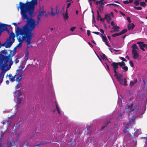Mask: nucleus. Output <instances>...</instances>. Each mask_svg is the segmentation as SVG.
<instances>
[{
  "instance_id": "nucleus-1",
  "label": "nucleus",
  "mask_w": 147,
  "mask_h": 147,
  "mask_svg": "<svg viewBox=\"0 0 147 147\" xmlns=\"http://www.w3.org/2000/svg\"><path fill=\"white\" fill-rule=\"evenodd\" d=\"M34 11H30L28 10L21 11V13L22 16L23 20H26L27 22L23 27L30 33H32V31H33L36 25L38 24L40 21V18L42 16H39L38 15L37 17V21L36 22L34 20L32 19L33 13Z\"/></svg>"
},
{
  "instance_id": "nucleus-2",
  "label": "nucleus",
  "mask_w": 147,
  "mask_h": 147,
  "mask_svg": "<svg viewBox=\"0 0 147 147\" xmlns=\"http://www.w3.org/2000/svg\"><path fill=\"white\" fill-rule=\"evenodd\" d=\"M33 33H30L23 27L22 28L18 27L17 28L16 31V36L17 37V39L19 43L16 47H21L22 43L26 40L27 43L26 50L30 46L32 47L31 45V40L32 38Z\"/></svg>"
},
{
  "instance_id": "nucleus-3",
  "label": "nucleus",
  "mask_w": 147,
  "mask_h": 147,
  "mask_svg": "<svg viewBox=\"0 0 147 147\" xmlns=\"http://www.w3.org/2000/svg\"><path fill=\"white\" fill-rule=\"evenodd\" d=\"M37 4V0H32V1L27 2L23 3L21 2H20L19 6L18 8H20L21 11L28 10L30 11H34L35 5Z\"/></svg>"
},
{
  "instance_id": "nucleus-4",
  "label": "nucleus",
  "mask_w": 147,
  "mask_h": 147,
  "mask_svg": "<svg viewBox=\"0 0 147 147\" xmlns=\"http://www.w3.org/2000/svg\"><path fill=\"white\" fill-rule=\"evenodd\" d=\"M9 26V25L6 24H0V33L1 35L2 32L3 31L6 30L9 34V30L8 29L7 26Z\"/></svg>"
},
{
  "instance_id": "nucleus-5",
  "label": "nucleus",
  "mask_w": 147,
  "mask_h": 147,
  "mask_svg": "<svg viewBox=\"0 0 147 147\" xmlns=\"http://www.w3.org/2000/svg\"><path fill=\"white\" fill-rule=\"evenodd\" d=\"M137 43L140 49L143 51H145L144 47L147 49V44L144 43V42H138Z\"/></svg>"
},
{
  "instance_id": "nucleus-6",
  "label": "nucleus",
  "mask_w": 147,
  "mask_h": 147,
  "mask_svg": "<svg viewBox=\"0 0 147 147\" xmlns=\"http://www.w3.org/2000/svg\"><path fill=\"white\" fill-rule=\"evenodd\" d=\"M15 35L14 33L11 32L10 34V47L14 42Z\"/></svg>"
},
{
  "instance_id": "nucleus-7",
  "label": "nucleus",
  "mask_w": 147,
  "mask_h": 147,
  "mask_svg": "<svg viewBox=\"0 0 147 147\" xmlns=\"http://www.w3.org/2000/svg\"><path fill=\"white\" fill-rule=\"evenodd\" d=\"M15 75H16V81L18 82H19L22 78V73L21 72L17 74V73H16Z\"/></svg>"
},
{
  "instance_id": "nucleus-8",
  "label": "nucleus",
  "mask_w": 147,
  "mask_h": 147,
  "mask_svg": "<svg viewBox=\"0 0 147 147\" xmlns=\"http://www.w3.org/2000/svg\"><path fill=\"white\" fill-rule=\"evenodd\" d=\"M132 53L134 59H136L138 58L139 56V54L137 52L136 50H133V51H132Z\"/></svg>"
},
{
  "instance_id": "nucleus-9",
  "label": "nucleus",
  "mask_w": 147,
  "mask_h": 147,
  "mask_svg": "<svg viewBox=\"0 0 147 147\" xmlns=\"http://www.w3.org/2000/svg\"><path fill=\"white\" fill-rule=\"evenodd\" d=\"M100 35L102 37L103 41L105 43L106 45L108 47H110V46L109 45L107 42V39L106 36L102 35V34H100Z\"/></svg>"
},
{
  "instance_id": "nucleus-10",
  "label": "nucleus",
  "mask_w": 147,
  "mask_h": 147,
  "mask_svg": "<svg viewBox=\"0 0 147 147\" xmlns=\"http://www.w3.org/2000/svg\"><path fill=\"white\" fill-rule=\"evenodd\" d=\"M116 77L117 80L121 83L122 81L123 80L121 78L122 77V75L119 73H118L116 75L114 76Z\"/></svg>"
},
{
  "instance_id": "nucleus-11",
  "label": "nucleus",
  "mask_w": 147,
  "mask_h": 147,
  "mask_svg": "<svg viewBox=\"0 0 147 147\" xmlns=\"http://www.w3.org/2000/svg\"><path fill=\"white\" fill-rule=\"evenodd\" d=\"M15 94L16 95V97H22V92L20 90H17L15 92Z\"/></svg>"
},
{
  "instance_id": "nucleus-12",
  "label": "nucleus",
  "mask_w": 147,
  "mask_h": 147,
  "mask_svg": "<svg viewBox=\"0 0 147 147\" xmlns=\"http://www.w3.org/2000/svg\"><path fill=\"white\" fill-rule=\"evenodd\" d=\"M111 65L113 67V69H118V65H119V62L116 63L113 62Z\"/></svg>"
},
{
  "instance_id": "nucleus-13",
  "label": "nucleus",
  "mask_w": 147,
  "mask_h": 147,
  "mask_svg": "<svg viewBox=\"0 0 147 147\" xmlns=\"http://www.w3.org/2000/svg\"><path fill=\"white\" fill-rule=\"evenodd\" d=\"M135 25L133 23H132L131 24H129L127 25V28L129 30H133L135 27Z\"/></svg>"
},
{
  "instance_id": "nucleus-14",
  "label": "nucleus",
  "mask_w": 147,
  "mask_h": 147,
  "mask_svg": "<svg viewBox=\"0 0 147 147\" xmlns=\"http://www.w3.org/2000/svg\"><path fill=\"white\" fill-rule=\"evenodd\" d=\"M16 47L14 48L13 51L10 50V57L11 56H13L16 54Z\"/></svg>"
},
{
  "instance_id": "nucleus-15",
  "label": "nucleus",
  "mask_w": 147,
  "mask_h": 147,
  "mask_svg": "<svg viewBox=\"0 0 147 147\" xmlns=\"http://www.w3.org/2000/svg\"><path fill=\"white\" fill-rule=\"evenodd\" d=\"M45 14V12L44 11L43 9L42 8L40 7V9L39 11V16H42Z\"/></svg>"
},
{
  "instance_id": "nucleus-16",
  "label": "nucleus",
  "mask_w": 147,
  "mask_h": 147,
  "mask_svg": "<svg viewBox=\"0 0 147 147\" xmlns=\"http://www.w3.org/2000/svg\"><path fill=\"white\" fill-rule=\"evenodd\" d=\"M26 53L25 56L24 57V59L26 61L28 60V59L30 58V57L29 55V52L28 51H27V50L26 49Z\"/></svg>"
},
{
  "instance_id": "nucleus-17",
  "label": "nucleus",
  "mask_w": 147,
  "mask_h": 147,
  "mask_svg": "<svg viewBox=\"0 0 147 147\" xmlns=\"http://www.w3.org/2000/svg\"><path fill=\"white\" fill-rule=\"evenodd\" d=\"M5 47L6 48L9 47V36L8 37L7 39V41L5 42Z\"/></svg>"
},
{
  "instance_id": "nucleus-18",
  "label": "nucleus",
  "mask_w": 147,
  "mask_h": 147,
  "mask_svg": "<svg viewBox=\"0 0 147 147\" xmlns=\"http://www.w3.org/2000/svg\"><path fill=\"white\" fill-rule=\"evenodd\" d=\"M63 17L64 19L65 20H67L69 18V16L68 15V13L67 12V9L66 10L65 13L63 15Z\"/></svg>"
},
{
  "instance_id": "nucleus-19",
  "label": "nucleus",
  "mask_w": 147,
  "mask_h": 147,
  "mask_svg": "<svg viewBox=\"0 0 147 147\" xmlns=\"http://www.w3.org/2000/svg\"><path fill=\"white\" fill-rule=\"evenodd\" d=\"M105 19H106L107 21H110L111 20V18L110 15L108 14L105 15Z\"/></svg>"
},
{
  "instance_id": "nucleus-20",
  "label": "nucleus",
  "mask_w": 147,
  "mask_h": 147,
  "mask_svg": "<svg viewBox=\"0 0 147 147\" xmlns=\"http://www.w3.org/2000/svg\"><path fill=\"white\" fill-rule=\"evenodd\" d=\"M16 100L17 103L18 104H20L23 100V98L22 97H18L16 98Z\"/></svg>"
},
{
  "instance_id": "nucleus-21",
  "label": "nucleus",
  "mask_w": 147,
  "mask_h": 147,
  "mask_svg": "<svg viewBox=\"0 0 147 147\" xmlns=\"http://www.w3.org/2000/svg\"><path fill=\"white\" fill-rule=\"evenodd\" d=\"M133 106V105L132 104H131L129 105H127L125 108V110L127 111L128 109H132Z\"/></svg>"
},
{
  "instance_id": "nucleus-22",
  "label": "nucleus",
  "mask_w": 147,
  "mask_h": 147,
  "mask_svg": "<svg viewBox=\"0 0 147 147\" xmlns=\"http://www.w3.org/2000/svg\"><path fill=\"white\" fill-rule=\"evenodd\" d=\"M101 57L102 59H104H104L106 60H107L109 62H110L109 59H107V56L105 55L104 54L102 53V55H101Z\"/></svg>"
},
{
  "instance_id": "nucleus-23",
  "label": "nucleus",
  "mask_w": 147,
  "mask_h": 147,
  "mask_svg": "<svg viewBox=\"0 0 147 147\" xmlns=\"http://www.w3.org/2000/svg\"><path fill=\"white\" fill-rule=\"evenodd\" d=\"M120 27L117 26L116 25L115 26H113V28L115 32H118L119 31V29Z\"/></svg>"
},
{
  "instance_id": "nucleus-24",
  "label": "nucleus",
  "mask_w": 147,
  "mask_h": 147,
  "mask_svg": "<svg viewBox=\"0 0 147 147\" xmlns=\"http://www.w3.org/2000/svg\"><path fill=\"white\" fill-rule=\"evenodd\" d=\"M132 47V51H133V50H136V49H137L138 48V46L136 44H134L133 45Z\"/></svg>"
},
{
  "instance_id": "nucleus-25",
  "label": "nucleus",
  "mask_w": 147,
  "mask_h": 147,
  "mask_svg": "<svg viewBox=\"0 0 147 147\" xmlns=\"http://www.w3.org/2000/svg\"><path fill=\"white\" fill-rule=\"evenodd\" d=\"M127 29H124L123 30L121 31L119 33L120 34V35L123 34L127 32Z\"/></svg>"
},
{
  "instance_id": "nucleus-26",
  "label": "nucleus",
  "mask_w": 147,
  "mask_h": 147,
  "mask_svg": "<svg viewBox=\"0 0 147 147\" xmlns=\"http://www.w3.org/2000/svg\"><path fill=\"white\" fill-rule=\"evenodd\" d=\"M119 65L121 67L124 66H125V63L124 62L122 61L121 62H119Z\"/></svg>"
},
{
  "instance_id": "nucleus-27",
  "label": "nucleus",
  "mask_w": 147,
  "mask_h": 147,
  "mask_svg": "<svg viewBox=\"0 0 147 147\" xmlns=\"http://www.w3.org/2000/svg\"><path fill=\"white\" fill-rule=\"evenodd\" d=\"M20 125V124H18L17 123L15 124L14 125L15 127V129L16 130L19 129Z\"/></svg>"
},
{
  "instance_id": "nucleus-28",
  "label": "nucleus",
  "mask_w": 147,
  "mask_h": 147,
  "mask_svg": "<svg viewBox=\"0 0 147 147\" xmlns=\"http://www.w3.org/2000/svg\"><path fill=\"white\" fill-rule=\"evenodd\" d=\"M15 145V142L13 141H11L10 142V147H13V146H14Z\"/></svg>"
},
{
  "instance_id": "nucleus-29",
  "label": "nucleus",
  "mask_w": 147,
  "mask_h": 147,
  "mask_svg": "<svg viewBox=\"0 0 147 147\" xmlns=\"http://www.w3.org/2000/svg\"><path fill=\"white\" fill-rule=\"evenodd\" d=\"M16 75H14L13 77L12 76V75L11 74H10V77H12V78H10L11 79V80L12 82H13L15 80V78H16Z\"/></svg>"
},
{
  "instance_id": "nucleus-30",
  "label": "nucleus",
  "mask_w": 147,
  "mask_h": 147,
  "mask_svg": "<svg viewBox=\"0 0 147 147\" xmlns=\"http://www.w3.org/2000/svg\"><path fill=\"white\" fill-rule=\"evenodd\" d=\"M121 67H122V69H123V71L125 72L127 71L128 70V67L126 66H123Z\"/></svg>"
},
{
  "instance_id": "nucleus-31",
  "label": "nucleus",
  "mask_w": 147,
  "mask_h": 147,
  "mask_svg": "<svg viewBox=\"0 0 147 147\" xmlns=\"http://www.w3.org/2000/svg\"><path fill=\"white\" fill-rule=\"evenodd\" d=\"M56 109L58 112V113L59 114H60L61 112H60V110L59 108L58 105L57 103L56 104Z\"/></svg>"
},
{
  "instance_id": "nucleus-32",
  "label": "nucleus",
  "mask_w": 147,
  "mask_h": 147,
  "mask_svg": "<svg viewBox=\"0 0 147 147\" xmlns=\"http://www.w3.org/2000/svg\"><path fill=\"white\" fill-rule=\"evenodd\" d=\"M99 11L100 13H102V12H103V10L104 8V7L103 6H99V7H98Z\"/></svg>"
},
{
  "instance_id": "nucleus-33",
  "label": "nucleus",
  "mask_w": 147,
  "mask_h": 147,
  "mask_svg": "<svg viewBox=\"0 0 147 147\" xmlns=\"http://www.w3.org/2000/svg\"><path fill=\"white\" fill-rule=\"evenodd\" d=\"M140 4L142 7H145L146 6V3L144 1H142L140 3Z\"/></svg>"
},
{
  "instance_id": "nucleus-34",
  "label": "nucleus",
  "mask_w": 147,
  "mask_h": 147,
  "mask_svg": "<svg viewBox=\"0 0 147 147\" xmlns=\"http://www.w3.org/2000/svg\"><path fill=\"white\" fill-rule=\"evenodd\" d=\"M120 35V34L119 32V33H115L114 34H112V36L113 37H116L117 36H119Z\"/></svg>"
},
{
  "instance_id": "nucleus-35",
  "label": "nucleus",
  "mask_w": 147,
  "mask_h": 147,
  "mask_svg": "<svg viewBox=\"0 0 147 147\" xmlns=\"http://www.w3.org/2000/svg\"><path fill=\"white\" fill-rule=\"evenodd\" d=\"M97 19L98 20H99V18H101V16L100 15L99 13V11L98 10H97Z\"/></svg>"
},
{
  "instance_id": "nucleus-36",
  "label": "nucleus",
  "mask_w": 147,
  "mask_h": 147,
  "mask_svg": "<svg viewBox=\"0 0 147 147\" xmlns=\"http://www.w3.org/2000/svg\"><path fill=\"white\" fill-rule=\"evenodd\" d=\"M112 5L115 7L119 6L118 5L116 4H114V3H110V4H108L107 5V6H108V5Z\"/></svg>"
},
{
  "instance_id": "nucleus-37",
  "label": "nucleus",
  "mask_w": 147,
  "mask_h": 147,
  "mask_svg": "<svg viewBox=\"0 0 147 147\" xmlns=\"http://www.w3.org/2000/svg\"><path fill=\"white\" fill-rule=\"evenodd\" d=\"M110 123V122L109 121H108L106 123V125H104V126H102V127H101V129H104L105 127H106L108 125V124Z\"/></svg>"
},
{
  "instance_id": "nucleus-38",
  "label": "nucleus",
  "mask_w": 147,
  "mask_h": 147,
  "mask_svg": "<svg viewBox=\"0 0 147 147\" xmlns=\"http://www.w3.org/2000/svg\"><path fill=\"white\" fill-rule=\"evenodd\" d=\"M13 61H12V59L11 57H10V69L11 68V66L13 63Z\"/></svg>"
},
{
  "instance_id": "nucleus-39",
  "label": "nucleus",
  "mask_w": 147,
  "mask_h": 147,
  "mask_svg": "<svg viewBox=\"0 0 147 147\" xmlns=\"http://www.w3.org/2000/svg\"><path fill=\"white\" fill-rule=\"evenodd\" d=\"M139 3V2L137 0H136L134 2V4L136 6L138 5Z\"/></svg>"
},
{
  "instance_id": "nucleus-40",
  "label": "nucleus",
  "mask_w": 147,
  "mask_h": 147,
  "mask_svg": "<svg viewBox=\"0 0 147 147\" xmlns=\"http://www.w3.org/2000/svg\"><path fill=\"white\" fill-rule=\"evenodd\" d=\"M134 8L136 10H141L142 9V8L140 7H136L134 6Z\"/></svg>"
},
{
  "instance_id": "nucleus-41",
  "label": "nucleus",
  "mask_w": 147,
  "mask_h": 147,
  "mask_svg": "<svg viewBox=\"0 0 147 147\" xmlns=\"http://www.w3.org/2000/svg\"><path fill=\"white\" fill-rule=\"evenodd\" d=\"M107 3L106 1H105V2H101L100 3V6H103V5L105 3Z\"/></svg>"
},
{
  "instance_id": "nucleus-42",
  "label": "nucleus",
  "mask_w": 147,
  "mask_h": 147,
  "mask_svg": "<svg viewBox=\"0 0 147 147\" xmlns=\"http://www.w3.org/2000/svg\"><path fill=\"white\" fill-rule=\"evenodd\" d=\"M127 80L125 78L124 79V82L123 84V85L125 86H127Z\"/></svg>"
},
{
  "instance_id": "nucleus-43",
  "label": "nucleus",
  "mask_w": 147,
  "mask_h": 147,
  "mask_svg": "<svg viewBox=\"0 0 147 147\" xmlns=\"http://www.w3.org/2000/svg\"><path fill=\"white\" fill-rule=\"evenodd\" d=\"M76 28V27L75 26L71 28L70 30L72 32H73L75 30V29Z\"/></svg>"
},
{
  "instance_id": "nucleus-44",
  "label": "nucleus",
  "mask_w": 147,
  "mask_h": 147,
  "mask_svg": "<svg viewBox=\"0 0 147 147\" xmlns=\"http://www.w3.org/2000/svg\"><path fill=\"white\" fill-rule=\"evenodd\" d=\"M125 128L126 129H124L123 130V131L124 133H127L128 132V131L127 130V129H128V128L126 126L125 127Z\"/></svg>"
},
{
  "instance_id": "nucleus-45",
  "label": "nucleus",
  "mask_w": 147,
  "mask_h": 147,
  "mask_svg": "<svg viewBox=\"0 0 147 147\" xmlns=\"http://www.w3.org/2000/svg\"><path fill=\"white\" fill-rule=\"evenodd\" d=\"M21 84H19L18 83L17 84L16 86V88H20V87H21Z\"/></svg>"
},
{
  "instance_id": "nucleus-46",
  "label": "nucleus",
  "mask_w": 147,
  "mask_h": 147,
  "mask_svg": "<svg viewBox=\"0 0 147 147\" xmlns=\"http://www.w3.org/2000/svg\"><path fill=\"white\" fill-rule=\"evenodd\" d=\"M117 69H113V70H114V72L115 73L114 76L116 75L118 73H117Z\"/></svg>"
},
{
  "instance_id": "nucleus-47",
  "label": "nucleus",
  "mask_w": 147,
  "mask_h": 147,
  "mask_svg": "<svg viewBox=\"0 0 147 147\" xmlns=\"http://www.w3.org/2000/svg\"><path fill=\"white\" fill-rule=\"evenodd\" d=\"M120 59L122 60L123 61L126 62L127 61L123 57H119Z\"/></svg>"
},
{
  "instance_id": "nucleus-48",
  "label": "nucleus",
  "mask_w": 147,
  "mask_h": 147,
  "mask_svg": "<svg viewBox=\"0 0 147 147\" xmlns=\"http://www.w3.org/2000/svg\"><path fill=\"white\" fill-rule=\"evenodd\" d=\"M129 64H130V66L131 67H133L134 66V64H133V62L132 61H129Z\"/></svg>"
},
{
  "instance_id": "nucleus-49",
  "label": "nucleus",
  "mask_w": 147,
  "mask_h": 147,
  "mask_svg": "<svg viewBox=\"0 0 147 147\" xmlns=\"http://www.w3.org/2000/svg\"><path fill=\"white\" fill-rule=\"evenodd\" d=\"M123 2L125 4H127L129 3V1L127 0L124 1Z\"/></svg>"
},
{
  "instance_id": "nucleus-50",
  "label": "nucleus",
  "mask_w": 147,
  "mask_h": 147,
  "mask_svg": "<svg viewBox=\"0 0 147 147\" xmlns=\"http://www.w3.org/2000/svg\"><path fill=\"white\" fill-rule=\"evenodd\" d=\"M135 84V83L134 82L131 81L130 82V85L131 86H133Z\"/></svg>"
},
{
  "instance_id": "nucleus-51",
  "label": "nucleus",
  "mask_w": 147,
  "mask_h": 147,
  "mask_svg": "<svg viewBox=\"0 0 147 147\" xmlns=\"http://www.w3.org/2000/svg\"><path fill=\"white\" fill-rule=\"evenodd\" d=\"M127 20L128 21L129 23H130L131 22V20H130V18L129 17H127Z\"/></svg>"
},
{
  "instance_id": "nucleus-52",
  "label": "nucleus",
  "mask_w": 147,
  "mask_h": 147,
  "mask_svg": "<svg viewBox=\"0 0 147 147\" xmlns=\"http://www.w3.org/2000/svg\"><path fill=\"white\" fill-rule=\"evenodd\" d=\"M13 24H14V25L15 26H16V31H15V33L16 34V31H17V27H19L17 25V24H16V23H13Z\"/></svg>"
},
{
  "instance_id": "nucleus-53",
  "label": "nucleus",
  "mask_w": 147,
  "mask_h": 147,
  "mask_svg": "<svg viewBox=\"0 0 147 147\" xmlns=\"http://www.w3.org/2000/svg\"><path fill=\"white\" fill-rule=\"evenodd\" d=\"M100 32L102 34H103L104 33V30L101 28H100L99 30Z\"/></svg>"
},
{
  "instance_id": "nucleus-54",
  "label": "nucleus",
  "mask_w": 147,
  "mask_h": 147,
  "mask_svg": "<svg viewBox=\"0 0 147 147\" xmlns=\"http://www.w3.org/2000/svg\"><path fill=\"white\" fill-rule=\"evenodd\" d=\"M71 5V4L70 3H68L67 4V7L66 9L67 10L68 8Z\"/></svg>"
},
{
  "instance_id": "nucleus-55",
  "label": "nucleus",
  "mask_w": 147,
  "mask_h": 147,
  "mask_svg": "<svg viewBox=\"0 0 147 147\" xmlns=\"http://www.w3.org/2000/svg\"><path fill=\"white\" fill-rule=\"evenodd\" d=\"M139 107H139V105L138 104L136 106V108H135V109L136 110H138V109H139Z\"/></svg>"
},
{
  "instance_id": "nucleus-56",
  "label": "nucleus",
  "mask_w": 147,
  "mask_h": 147,
  "mask_svg": "<svg viewBox=\"0 0 147 147\" xmlns=\"http://www.w3.org/2000/svg\"><path fill=\"white\" fill-rule=\"evenodd\" d=\"M22 133V132H21L20 133L18 134V133H16V134H15V136L17 137V138H18L19 136V135L20 134Z\"/></svg>"
},
{
  "instance_id": "nucleus-57",
  "label": "nucleus",
  "mask_w": 147,
  "mask_h": 147,
  "mask_svg": "<svg viewBox=\"0 0 147 147\" xmlns=\"http://www.w3.org/2000/svg\"><path fill=\"white\" fill-rule=\"evenodd\" d=\"M93 33L97 35H99L100 34V33L99 32H93Z\"/></svg>"
},
{
  "instance_id": "nucleus-58",
  "label": "nucleus",
  "mask_w": 147,
  "mask_h": 147,
  "mask_svg": "<svg viewBox=\"0 0 147 147\" xmlns=\"http://www.w3.org/2000/svg\"><path fill=\"white\" fill-rule=\"evenodd\" d=\"M87 34L88 36L90 35V32L89 30H87Z\"/></svg>"
},
{
  "instance_id": "nucleus-59",
  "label": "nucleus",
  "mask_w": 147,
  "mask_h": 147,
  "mask_svg": "<svg viewBox=\"0 0 147 147\" xmlns=\"http://www.w3.org/2000/svg\"><path fill=\"white\" fill-rule=\"evenodd\" d=\"M8 122H9V121H5V122H3V125H4V124H6V123H7V124H8Z\"/></svg>"
},
{
  "instance_id": "nucleus-60",
  "label": "nucleus",
  "mask_w": 147,
  "mask_h": 147,
  "mask_svg": "<svg viewBox=\"0 0 147 147\" xmlns=\"http://www.w3.org/2000/svg\"><path fill=\"white\" fill-rule=\"evenodd\" d=\"M5 42H4L2 44H1V42H0V47H1V46H4L5 47Z\"/></svg>"
},
{
  "instance_id": "nucleus-61",
  "label": "nucleus",
  "mask_w": 147,
  "mask_h": 147,
  "mask_svg": "<svg viewBox=\"0 0 147 147\" xmlns=\"http://www.w3.org/2000/svg\"><path fill=\"white\" fill-rule=\"evenodd\" d=\"M109 15L110 16H111L112 17H114L113 13L112 12H111Z\"/></svg>"
},
{
  "instance_id": "nucleus-62",
  "label": "nucleus",
  "mask_w": 147,
  "mask_h": 147,
  "mask_svg": "<svg viewBox=\"0 0 147 147\" xmlns=\"http://www.w3.org/2000/svg\"><path fill=\"white\" fill-rule=\"evenodd\" d=\"M120 12V13H121V15H123V16H125V14L124 13H123V12H121V11Z\"/></svg>"
},
{
  "instance_id": "nucleus-63",
  "label": "nucleus",
  "mask_w": 147,
  "mask_h": 147,
  "mask_svg": "<svg viewBox=\"0 0 147 147\" xmlns=\"http://www.w3.org/2000/svg\"><path fill=\"white\" fill-rule=\"evenodd\" d=\"M100 2L99 1H96V4L97 5L98 4H99L100 5Z\"/></svg>"
},
{
  "instance_id": "nucleus-64",
  "label": "nucleus",
  "mask_w": 147,
  "mask_h": 147,
  "mask_svg": "<svg viewBox=\"0 0 147 147\" xmlns=\"http://www.w3.org/2000/svg\"><path fill=\"white\" fill-rule=\"evenodd\" d=\"M51 14L52 15L53 17L55 15V13H53L52 11H51Z\"/></svg>"
}]
</instances>
